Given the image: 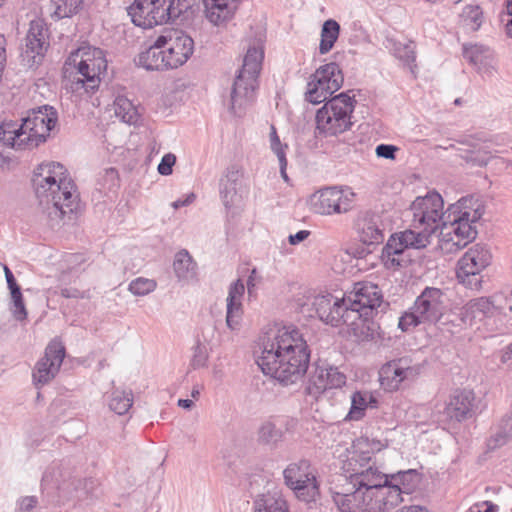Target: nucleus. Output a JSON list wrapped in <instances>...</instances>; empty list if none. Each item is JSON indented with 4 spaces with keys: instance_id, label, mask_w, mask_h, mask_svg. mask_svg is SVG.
I'll use <instances>...</instances> for the list:
<instances>
[{
    "instance_id": "obj_27",
    "label": "nucleus",
    "mask_w": 512,
    "mask_h": 512,
    "mask_svg": "<svg viewBox=\"0 0 512 512\" xmlns=\"http://www.w3.org/2000/svg\"><path fill=\"white\" fill-rule=\"evenodd\" d=\"M243 173L236 165L229 166L220 179L219 192L223 204L230 208L238 201V189Z\"/></svg>"
},
{
    "instance_id": "obj_61",
    "label": "nucleus",
    "mask_w": 512,
    "mask_h": 512,
    "mask_svg": "<svg viewBox=\"0 0 512 512\" xmlns=\"http://www.w3.org/2000/svg\"><path fill=\"white\" fill-rule=\"evenodd\" d=\"M2 267H3V271L5 274L7 287H8L9 285L14 284L16 282V278L14 277L12 271L6 264H2Z\"/></svg>"
},
{
    "instance_id": "obj_14",
    "label": "nucleus",
    "mask_w": 512,
    "mask_h": 512,
    "mask_svg": "<svg viewBox=\"0 0 512 512\" xmlns=\"http://www.w3.org/2000/svg\"><path fill=\"white\" fill-rule=\"evenodd\" d=\"M475 393L469 389H456L442 405H436L433 417L438 423H461L478 413Z\"/></svg>"
},
{
    "instance_id": "obj_39",
    "label": "nucleus",
    "mask_w": 512,
    "mask_h": 512,
    "mask_svg": "<svg viewBox=\"0 0 512 512\" xmlns=\"http://www.w3.org/2000/svg\"><path fill=\"white\" fill-rule=\"evenodd\" d=\"M392 43V51L396 58L403 62V64L410 67L412 70L413 66H415L416 60V45L413 41H409L407 43L390 41Z\"/></svg>"
},
{
    "instance_id": "obj_20",
    "label": "nucleus",
    "mask_w": 512,
    "mask_h": 512,
    "mask_svg": "<svg viewBox=\"0 0 512 512\" xmlns=\"http://www.w3.org/2000/svg\"><path fill=\"white\" fill-rule=\"evenodd\" d=\"M421 369L420 364H414L408 357L387 362L379 371L381 386L386 391H396L404 381H414L420 375Z\"/></svg>"
},
{
    "instance_id": "obj_30",
    "label": "nucleus",
    "mask_w": 512,
    "mask_h": 512,
    "mask_svg": "<svg viewBox=\"0 0 512 512\" xmlns=\"http://www.w3.org/2000/svg\"><path fill=\"white\" fill-rule=\"evenodd\" d=\"M173 270L179 281L190 282L197 276V263L186 249L175 254Z\"/></svg>"
},
{
    "instance_id": "obj_21",
    "label": "nucleus",
    "mask_w": 512,
    "mask_h": 512,
    "mask_svg": "<svg viewBox=\"0 0 512 512\" xmlns=\"http://www.w3.org/2000/svg\"><path fill=\"white\" fill-rule=\"evenodd\" d=\"M163 44L168 66L176 69L184 65L194 52V40L182 30H169L159 36Z\"/></svg>"
},
{
    "instance_id": "obj_17",
    "label": "nucleus",
    "mask_w": 512,
    "mask_h": 512,
    "mask_svg": "<svg viewBox=\"0 0 512 512\" xmlns=\"http://www.w3.org/2000/svg\"><path fill=\"white\" fill-rule=\"evenodd\" d=\"M347 306L354 309L361 317H372L379 311L384 312L388 303L383 300V294L378 285L371 282H357L353 289L345 295Z\"/></svg>"
},
{
    "instance_id": "obj_4",
    "label": "nucleus",
    "mask_w": 512,
    "mask_h": 512,
    "mask_svg": "<svg viewBox=\"0 0 512 512\" xmlns=\"http://www.w3.org/2000/svg\"><path fill=\"white\" fill-rule=\"evenodd\" d=\"M32 182L40 204L46 206L52 226L77 209L76 185L61 163H41L34 171Z\"/></svg>"
},
{
    "instance_id": "obj_45",
    "label": "nucleus",
    "mask_w": 512,
    "mask_h": 512,
    "mask_svg": "<svg viewBox=\"0 0 512 512\" xmlns=\"http://www.w3.org/2000/svg\"><path fill=\"white\" fill-rule=\"evenodd\" d=\"M156 287L157 284L153 279L139 277L130 282L128 290L136 296H145L153 292Z\"/></svg>"
},
{
    "instance_id": "obj_7",
    "label": "nucleus",
    "mask_w": 512,
    "mask_h": 512,
    "mask_svg": "<svg viewBox=\"0 0 512 512\" xmlns=\"http://www.w3.org/2000/svg\"><path fill=\"white\" fill-rule=\"evenodd\" d=\"M194 4L195 0H134L127 13L136 26L146 29L176 21Z\"/></svg>"
},
{
    "instance_id": "obj_22",
    "label": "nucleus",
    "mask_w": 512,
    "mask_h": 512,
    "mask_svg": "<svg viewBox=\"0 0 512 512\" xmlns=\"http://www.w3.org/2000/svg\"><path fill=\"white\" fill-rule=\"evenodd\" d=\"M65 357V347L60 341H51L33 370V382L39 387L49 383L58 373Z\"/></svg>"
},
{
    "instance_id": "obj_8",
    "label": "nucleus",
    "mask_w": 512,
    "mask_h": 512,
    "mask_svg": "<svg viewBox=\"0 0 512 512\" xmlns=\"http://www.w3.org/2000/svg\"><path fill=\"white\" fill-rule=\"evenodd\" d=\"M263 57L261 48L255 46L248 48L231 89L230 110L234 115L240 116L242 110L253 103Z\"/></svg>"
},
{
    "instance_id": "obj_63",
    "label": "nucleus",
    "mask_w": 512,
    "mask_h": 512,
    "mask_svg": "<svg viewBox=\"0 0 512 512\" xmlns=\"http://www.w3.org/2000/svg\"><path fill=\"white\" fill-rule=\"evenodd\" d=\"M398 512H426V511L420 506L413 505V506H404Z\"/></svg>"
},
{
    "instance_id": "obj_33",
    "label": "nucleus",
    "mask_w": 512,
    "mask_h": 512,
    "mask_svg": "<svg viewBox=\"0 0 512 512\" xmlns=\"http://www.w3.org/2000/svg\"><path fill=\"white\" fill-rule=\"evenodd\" d=\"M115 115L129 125H136L140 120V113L133 102L124 95H118L114 100Z\"/></svg>"
},
{
    "instance_id": "obj_58",
    "label": "nucleus",
    "mask_w": 512,
    "mask_h": 512,
    "mask_svg": "<svg viewBox=\"0 0 512 512\" xmlns=\"http://www.w3.org/2000/svg\"><path fill=\"white\" fill-rule=\"evenodd\" d=\"M278 161H279V165H280L281 177L283 178V180L285 182H288L289 181V177H288V175L286 173V169H287V158H286V155L281 154L280 158H278Z\"/></svg>"
},
{
    "instance_id": "obj_52",
    "label": "nucleus",
    "mask_w": 512,
    "mask_h": 512,
    "mask_svg": "<svg viewBox=\"0 0 512 512\" xmlns=\"http://www.w3.org/2000/svg\"><path fill=\"white\" fill-rule=\"evenodd\" d=\"M176 162L175 155L168 153L164 155L161 159V162L158 165V172L163 176L170 175L172 173V167Z\"/></svg>"
},
{
    "instance_id": "obj_18",
    "label": "nucleus",
    "mask_w": 512,
    "mask_h": 512,
    "mask_svg": "<svg viewBox=\"0 0 512 512\" xmlns=\"http://www.w3.org/2000/svg\"><path fill=\"white\" fill-rule=\"evenodd\" d=\"M312 307L322 322L333 327L353 324L359 319L356 311L347 306L345 296L337 298L332 294L317 295L313 299Z\"/></svg>"
},
{
    "instance_id": "obj_11",
    "label": "nucleus",
    "mask_w": 512,
    "mask_h": 512,
    "mask_svg": "<svg viewBox=\"0 0 512 512\" xmlns=\"http://www.w3.org/2000/svg\"><path fill=\"white\" fill-rule=\"evenodd\" d=\"M98 483L95 479H77L69 468L49 466L42 477L43 489H54L60 497L79 501L95 496Z\"/></svg>"
},
{
    "instance_id": "obj_38",
    "label": "nucleus",
    "mask_w": 512,
    "mask_h": 512,
    "mask_svg": "<svg viewBox=\"0 0 512 512\" xmlns=\"http://www.w3.org/2000/svg\"><path fill=\"white\" fill-rule=\"evenodd\" d=\"M340 33V25L333 19L326 20L321 29V40L319 45L320 54L328 53L337 41Z\"/></svg>"
},
{
    "instance_id": "obj_34",
    "label": "nucleus",
    "mask_w": 512,
    "mask_h": 512,
    "mask_svg": "<svg viewBox=\"0 0 512 512\" xmlns=\"http://www.w3.org/2000/svg\"><path fill=\"white\" fill-rule=\"evenodd\" d=\"M254 512H289L288 505L278 492L263 494L254 502Z\"/></svg>"
},
{
    "instance_id": "obj_23",
    "label": "nucleus",
    "mask_w": 512,
    "mask_h": 512,
    "mask_svg": "<svg viewBox=\"0 0 512 512\" xmlns=\"http://www.w3.org/2000/svg\"><path fill=\"white\" fill-rule=\"evenodd\" d=\"M503 298V295L499 294L468 301L461 311L463 322L472 326L494 316L495 313H501L504 309L501 305Z\"/></svg>"
},
{
    "instance_id": "obj_51",
    "label": "nucleus",
    "mask_w": 512,
    "mask_h": 512,
    "mask_svg": "<svg viewBox=\"0 0 512 512\" xmlns=\"http://www.w3.org/2000/svg\"><path fill=\"white\" fill-rule=\"evenodd\" d=\"M397 151L398 147L392 144H379L375 149V153L378 158L389 160H394L396 158Z\"/></svg>"
},
{
    "instance_id": "obj_15",
    "label": "nucleus",
    "mask_w": 512,
    "mask_h": 512,
    "mask_svg": "<svg viewBox=\"0 0 512 512\" xmlns=\"http://www.w3.org/2000/svg\"><path fill=\"white\" fill-rule=\"evenodd\" d=\"M355 197L356 194L348 187H325L310 196V210L325 216L344 214L352 209Z\"/></svg>"
},
{
    "instance_id": "obj_44",
    "label": "nucleus",
    "mask_w": 512,
    "mask_h": 512,
    "mask_svg": "<svg viewBox=\"0 0 512 512\" xmlns=\"http://www.w3.org/2000/svg\"><path fill=\"white\" fill-rule=\"evenodd\" d=\"M462 17L465 25L472 31L478 30L483 22V12L481 8L476 5L466 6L463 10Z\"/></svg>"
},
{
    "instance_id": "obj_37",
    "label": "nucleus",
    "mask_w": 512,
    "mask_h": 512,
    "mask_svg": "<svg viewBox=\"0 0 512 512\" xmlns=\"http://www.w3.org/2000/svg\"><path fill=\"white\" fill-rule=\"evenodd\" d=\"M370 318L361 317L353 324H346L360 341H372L379 335V325Z\"/></svg>"
},
{
    "instance_id": "obj_26",
    "label": "nucleus",
    "mask_w": 512,
    "mask_h": 512,
    "mask_svg": "<svg viewBox=\"0 0 512 512\" xmlns=\"http://www.w3.org/2000/svg\"><path fill=\"white\" fill-rule=\"evenodd\" d=\"M360 240L366 245H376L384 241V228L381 217L365 212L357 222Z\"/></svg>"
},
{
    "instance_id": "obj_25",
    "label": "nucleus",
    "mask_w": 512,
    "mask_h": 512,
    "mask_svg": "<svg viewBox=\"0 0 512 512\" xmlns=\"http://www.w3.org/2000/svg\"><path fill=\"white\" fill-rule=\"evenodd\" d=\"M463 56L483 77H492L495 72L494 52L487 46L474 44L463 46Z\"/></svg>"
},
{
    "instance_id": "obj_60",
    "label": "nucleus",
    "mask_w": 512,
    "mask_h": 512,
    "mask_svg": "<svg viewBox=\"0 0 512 512\" xmlns=\"http://www.w3.org/2000/svg\"><path fill=\"white\" fill-rule=\"evenodd\" d=\"M501 362L512 366V343L506 348L501 356Z\"/></svg>"
},
{
    "instance_id": "obj_42",
    "label": "nucleus",
    "mask_w": 512,
    "mask_h": 512,
    "mask_svg": "<svg viewBox=\"0 0 512 512\" xmlns=\"http://www.w3.org/2000/svg\"><path fill=\"white\" fill-rule=\"evenodd\" d=\"M84 0H55L54 14L57 18H68L78 13Z\"/></svg>"
},
{
    "instance_id": "obj_46",
    "label": "nucleus",
    "mask_w": 512,
    "mask_h": 512,
    "mask_svg": "<svg viewBox=\"0 0 512 512\" xmlns=\"http://www.w3.org/2000/svg\"><path fill=\"white\" fill-rule=\"evenodd\" d=\"M10 297L11 305L9 309L12 316L19 322L25 321L27 319L28 312L25 307L22 291L11 293Z\"/></svg>"
},
{
    "instance_id": "obj_36",
    "label": "nucleus",
    "mask_w": 512,
    "mask_h": 512,
    "mask_svg": "<svg viewBox=\"0 0 512 512\" xmlns=\"http://www.w3.org/2000/svg\"><path fill=\"white\" fill-rule=\"evenodd\" d=\"M333 93H335L334 90L327 89L326 84L311 75L310 80L307 83L305 99L312 104H320L325 102Z\"/></svg>"
},
{
    "instance_id": "obj_3",
    "label": "nucleus",
    "mask_w": 512,
    "mask_h": 512,
    "mask_svg": "<svg viewBox=\"0 0 512 512\" xmlns=\"http://www.w3.org/2000/svg\"><path fill=\"white\" fill-rule=\"evenodd\" d=\"M310 349L296 328L283 327L271 332L262 341L257 364L266 375L288 385L300 380L307 372Z\"/></svg>"
},
{
    "instance_id": "obj_16",
    "label": "nucleus",
    "mask_w": 512,
    "mask_h": 512,
    "mask_svg": "<svg viewBox=\"0 0 512 512\" xmlns=\"http://www.w3.org/2000/svg\"><path fill=\"white\" fill-rule=\"evenodd\" d=\"M492 255L483 245L476 244L458 260L456 276L458 281L472 290L482 287L481 272L490 265Z\"/></svg>"
},
{
    "instance_id": "obj_40",
    "label": "nucleus",
    "mask_w": 512,
    "mask_h": 512,
    "mask_svg": "<svg viewBox=\"0 0 512 512\" xmlns=\"http://www.w3.org/2000/svg\"><path fill=\"white\" fill-rule=\"evenodd\" d=\"M133 404V395L129 391L114 390L109 400V407L118 415H124Z\"/></svg>"
},
{
    "instance_id": "obj_24",
    "label": "nucleus",
    "mask_w": 512,
    "mask_h": 512,
    "mask_svg": "<svg viewBox=\"0 0 512 512\" xmlns=\"http://www.w3.org/2000/svg\"><path fill=\"white\" fill-rule=\"evenodd\" d=\"M49 46L48 30L41 20L31 21L22 57L30 67L38 65Z\"/></svg>"
},
{
    "instance_id": "obj_47",
    "label": "nucleus",
    "mask_w": 512,
    "mask_h": 512,
    "mask_svg": "<svg viewBox=\"0 0 512 512\" xmlns=\"http://www.w3.org/2000/svg\"><path fill=\"white\" fill-rule=\"evenodd\" d=\"M242 304H227L226 324L231 330L238 329L242 319Z\"/></svg>"
},
{
    "instance_id": "obj_32",
    "label": "nucleus",
    "mask_w": 512,
    "mask_h": 512,
    "mask_svg": "<svg viewBox=\"0 0 512 512\" xmlns=\"http://www.w3.org/2000/svg\"><path fill=\"white\" fill-rule=\"evenodd\" d=\"M376 400L368 392L356 391L351 396V407L345 417L346 421H359L365 416L369 405L373 407Z\"/></svg>"
},
{
    "instance_id": "obj_64",
    "label": "nucleus",
    "mask_w": 512,
    "mask_h": 512,
    "mask_svg": "<svg viewBox=\"0 0 512 512\" xmlns=\"http://www.w3.org/2000/svg\"><path fill=\"white\" fill-rule=\"evenodd\" d=\"M178 406L184 409H191L194 406V402L190 399H179Z\"/></svg>"
},
{
    "instance_id": "obj_43",
    "label": "nucleus",
    "mask_w": 512,
    "mask_h": 512,
    "mask_svg": "<svg viewBox=\"0 0 512 512\" xmlns=\"http://www.w3.org/2000/svg\"><path fill=\"white\" fill-rule=\"evenodd\" d=\"M259 440L266 444H275L281 441L283 433L281 429L270 421L263 423L258 431Z\"/></svg>"
},
{
    "instance_id": "obj_2",
    "label": "nucleus",
    "mask_w": 512,
    "mask_h": 512,
    "mask_svg": "<svg viewBox=\"0 0 512 512\" xmlns=\"http://www.w3.org/2000/svg\"><path fill=\"white\" fill-rule=\"evenodd\" d=\"M443 199L437 192L416 198L411 205V227L421 228L432 236L439 230L440 247L455 253L477 236L475 224L484 214V206L473 196L462 197L443 212Z\"/></svg>"
},
{
    "instance_id": "obj_5",
    "label": "nucleus",
    "mask_w": 512,
    "mask_h": 512,
    "mask_svg": "<svg viewBox=\"0 0 512 512\" xmlns=\"http://www.w3.org/2000/svg\"><path fill=\"white\" fill-rule=\"evenodd\" d=\"M57 119V111L45 105L29 111L20 125L12 120L3 121L0 142L17 150L35 148L46 141Z\"/></svg>"
},
{
    "instance_id": "obj_9",
    "label": "nucleus",
    "mask_w": 512,
    "mask_h": 512,
    "mask_svg": "<svg viewBox=\"0 0 512 512\" xmlns=\"http://www.w3.org/2000/svg\"><path fill=\"white\" fill-rule=\"evenodd\" d=\"M355 103L354 96L351 97L347 92L326 101L316 113V135L336 136L350 130L353 125L351 117Z\"/></svg>"
},
{
    "instance_id": "obj_48",
    "label": "nucleus",
    "mask_w": 512,
    "mask_h": 512,
    "mask_svg": "<svg viewBox=\"0 0 512 512\" xmlns=\"http://www.w3.org/2000/svg\"><path fill=\"white\" fill-rule=\"evenodd\" d=\"M207 360H208L207 349L204 345H202L201 343L198 342L193 347V355L191 358L190 365L192 366L193 369H199V368L206 366Z\"/></svg>"
},
{
    "instance_id": "obj_56",
    "label": "nucleus",
    "mask_w": 512,
    "mask_h": 512,
    "mask_svg": "<svg viewBox=\"0 0 512 512\" xmlns=\"http://www.w3.org/2000/svg\"><path fill=\"white\" fill-rule=\"evenodd\" d=\"M195 198H196L195 194L194 193H190V194L186 195L184 199H178V200L174 201L172 203V206L175 209H178V208L184 207V206H188L191 203H193Z\"/></svg>"
},
{
    "instance_id": "obj_31",
    "label": "nucleus",
    "mask_w": 512,
    "mask_h": 512,
    "mask_svg": "<svg viewBox=\"0 0 512 512\" xmlns=\"http://www.w3.org/2000/svg\"><path fill=\"white\" fill-rule=\"evenodd\" d=\"M312 75L326 84L327 89H332L335 92L342 87L344 82L342 70L335 62L320 66Z\"/></svg>"
},
{
    "instance_id": "obj_50",
    "label": "nucleus",
    "mask_w": 512,
    "mask_h": 512,
    "mask_svg": "<svg viewBox=\"0 0 512 512\" xmlns=\"http://www.w3.org/2000/svg\"><path fill=\"white\" fill-rule=\"evenodd\" d=\"M270 148L274 152V154L277 156V158H280L281 154L286 155V150L288 146L286 144H282L280 141V138L277 134L275 126H271L270 129Z\"/></svg>"
},
{
    "instance_id": "obj_10",
    "label": "nucleus",
    "mask_w": 512,
    "mask_h": 512,
    "mask_svg": "<svg viewBox=\"0 0 512 512\" xmlns=\"http://www.w3.org/2000/svg\"><path fill=\"white\" fill-rule=\"evenodd\" d=\"M445 294L436 287H425L413 305L398 322V327L406 332L420 324H436L446 312Z\"/></svg>"
},
{
    "instance_id": "obj_19",
    "label": "nucleus",
    "mask_w": 512,
    "mask_h": 512,
    "mask_svg": "<svg viewBox=\"0 0 512 512\" xmlns=\"http://www.w3.org/2000/svg\"><path fill=\"white\" fill-rule=\"evenodd\" d=\"M346 383V375L338 367L330 365L327 361L318 360L312 366L305 393L313 399H318L328 389H337Z\"/></svg>"
},
{
    "instance_id": "obj_54",
    "label": "nucleus",
    "mask_w": 512,
    "mask_h": 512,
    "mask_svg": "<svg viewBox=\"0 0 512 512\" xmlns=\"http://www.w3.org/2000/svg\"><path fill=\"white\" fill-rule=\"evenodd\" d=\"M498 506L491 501L478 502L472 505L466 512H497Z\"/></svg>"
},
{
    "instance_id": "obj_1",
    "label": "nucleus",
    "mask_w": 512,
    "mask_h": 512,
    "mask_svg": "<svg viewBox=\"0 0 512 512\" xmlns=\"http://www.w3.org/2000/svg\"><path fill=\"white\" fill-rule=\"evenodd\" d=\"M367 438H358L342 461V474L332 480L330 491L341 512H388L416 489L419 476L409 469L394 474L376 465L374 448Z\"/></svg>"
},
{
    "instance_id": "obj_55",
    "label": "nucleus",
    "mask_w": 512,
    "mask_h": 512,
    "mask_svg": "<svg viewBox=\"0 0 512 512\" xmlns=\"http://www.w3.org/2000/svg\"><path fill=\"white\" fill-rule=\"evenodd\" d=\"M310 235V231L308 230H300L295 234H291L288 237L289 244L298 245L299 243L306 240Z\"/></svg>"
},
{
    "instance_id": "obj_41",
    "label": "nucleus",
    "mask_w": 512,
    "mask_h": 512,
    "mask_svg": "<svg viewBox=\"0 0 512 512\" xmlns=\"http://www.w3.org/2000/svg\"><path fill=\"white\" fill-rule=\"evenodd\" d=\"M510 438H512V411L502 418L500 431L490 438L488 446L490 448L502 446Z\"/></svg>"
},
{
    "instance_id": "obj_53",
    "label": "nucleus",
    "mask_w": 512,
    "mask_h": 512,
    "mask_svg": "<svg viewBox=\"0 0 512 512\" xmlns=\"http://www.w3.org/2000/svg\"><path fill=\"white\" fill-rule=\"evenodd\" d=\"M38 504V499L35 496H25L17 501V512H29Z\"/></svg>"
},
{
    "instance_id": "obj_57",
    "label": "nucleus",
    "mask_w": 512,
    "mask_h": 512,
    "mask_svg": "<svg viewBox=\"0 0 512 512\" xmlns=\"http://www.w3.org/2000/svg\"><path fill=\"white\" fill-rule=\"evenodd\" d=\"M61 296L65 298H81L82 292L76 288H63L61 289Z\"/></svg>"
},
{
    "instance_id": "obj_59",
    "label": "nucleus",
    "mask_w": 512,
    "mask_h": 512,
    "mask_svg": "<svg viewBox=\"0 0 512 512\" xmlns=\"http://www.w3.org/2000/svg\"><path fill=\"white\" fill-rule=\"evenodd\" d=\"M507 12L510 17L505 25L506 33L508 36H512V0L507 1Z\"/></svg>"
},
{
    "instance_id": "obj_35",
    "label": "nucleus",
    "mask_w": 512,
    "mask_h": 512,
    "mask_svg": "<svg viewBox=\"0 0 512 512\" xmlns=\"http://www.w3.org/2000/svg\"><path fill=\"white\" fill-rule=\"evenodd\" d=\"M471 147H473V150L470 152V156L467 157L468 160L472 161L478 166H485L488 164L490 160H494L495 164L504 167L505 169H512V161L505 160L502 157L493 156L492 152L488 150V145H474L472 144Z\"/></svg>"
},
{
    "instance_id": "obj_62",
    "label": "nucleus",
    "mask_w": 512,
    "mask_h": 512,
    "mask_svg": "<svg viewBox=\"0 0 512 512\" xmlns=\"http://www.w3.org/2000/svg\"><path fill=\"white\" fill-rule=\"evenodd\" d=\"M255 274H256V271H255V269H253V270H252V272H251V274H250V276H249V278H248V280H247V289H248V293H249V295H251V294H252L253 289H254V287H255V284H254V282H253V281H254V275H255Z\"/></svg>"
},
{
    "instance_id": "obj_29",
    "label": "nucleus",
    "mask_w": 512,
    "mask_h": 512,
    "mask_svg": "<svg viewBox=\"0 0 512 512\" xmlns=\"http://www.w3.org/2000/svg\"><path fill=\"white\" fill-rule=\"evenodd\" d=\"M240 0H204L207 19L214 25L230 20L238 8Z\"/></svg>"
},
{
    "instance_id": "obj_28",
    "label": "nucleus",
    "mask_w": 512,
    "mask_h": 512,
    "mask_svg": "<svg viewBox=\"0 0 512 512\" xmlns=\"http://www.w3.org/2000/svg\"><path fill=\"white\" fill-rule=\"evenodd\" d=\"M136 64L146 70L163 71L170 69L167 63L166 53L163 44L159 43V37L145 51L139 53Z\"/></svg>"
},
{
    "instance_id": "obj_13",
    "label": "nucleus",
    "mask_w": 512,
    "mask_h": 512,
    "mask_svg": "<svg viewBox=\"0 0 512 512\" xmlns=\"http://www.w3.org/2000/svg\"><path fill=\"white\" fill-rule=\"evenodd\" d=\"M285 485L301 501L312 502L319 495L317 470L307 459L290 463L283 471Z\"/></svg>"
},
{
    "instance_id": "obj_12",
    "label": "nucleus",
    "mask_w": 512,
    "mask_h": 512,
    "mask_svg": "<svg viewBox=\"0 0 512 512\" xmlns=\"http://www.w3.org/2000/svg\"><path fill=\"white\" fill-rule=\"evenodd\" d=\"M430 235L421 228H414L391 235L382 249L381 259L388 269L404 267L409 262L405 251L409 248H424L430 242Z\"/></svg>"
},
{
    "instance_id": "obj_49",
    "label": "nucleus",
    "mask_w": 512,
    "mask_h": 512,
    "mask_svg": "<svg viewBox=\"0 0 512 512\" xmlns=\"http://www.w3.org/2000/svg\"><path fill=\"white\" fill-rule=\"evenodd\" d=\"M245 286L243 282L238 279L233 282L229 287V292L227 296V304H242L241 300L244 295Z\"/></svg>"
},
{
    "instance_id": "obj_6",
    "label": "nucleus",
    "mask_w": 512,
    "mask_h": 512,
    "mask_svg": "<svg viewBox=\"0 0 512 512\" xmlns=\"http://www.w3.org/2000/svg\"><path fill=\"white\" fill-rule=\"evenodd\" d=\"M74 62L79 61L76 67V74L66 84V89L82 97L90 96L100 85L102 75L106 73L107 60L104 51L97 47H80L73 55Z\"/></svg>"
}]
</instances>
